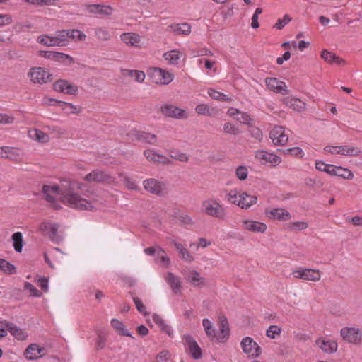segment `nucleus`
I'll return each instance as SVG.
<instances>
[{
    "instance_id": "10",
    "label": "nucleus",
    "mask_w": 362,
    "mask_h": 362,
    "mask_svg": "<svg viewBox=\"0 0 362 362\" xmlns=\"http://www.w3.org/2000/svg\"><path fill=\"white\" fill-rule=\"evenodd\" d=\"M54 90L65 94L75 95L78 93V87L66 80L59 79L55 81L53 85Z\"/></svg>"
},
{
    "instance_id": "63",
    "label": "nucleus",
    "mask_w": 362,
    "mask_h": 362,
    "mask_svg": "<svg viewBox=\"0 0 362 362\" xmlns=\"http://www.w3.org/2000/svg\"><path fill=\"white\" fill-rule=\"evenodd\" d=\"M180 255H181L182 259L187 262H192L194 260L192 255L187 248L182 249V251H181Z\"/></svg>"
},
{
    "instance_id": "49",
    "label": "nucleus",
    "mask_w": 362,
    "mask_h": 362,
    "mask_svg": "<svg viewBox=\"0 0 362 362\" xmlns=\"http://www.w3.org/2000/svg\"><path fill=\"white\" fill-rule=\"evenodd\" d=\"M69 38L78 41H84L86 35L81 31L76 29L68 30Z\"/></svg>"
},
{
    "instance_id": "30",
    "label": "nucleus",
    "mask_w": 362,
    "mask_h": 362,
    "mask_svg": "<svg viewBox=\"0 0 362 362\" xmlns=\"http://www.w3.org/2000/svg\"><path fill=\"white\" fill-rule=\"evenodd\" d=\"M284 101L287 107L293 110L300 112L305 109V103L298 98H286Z\"/></svg>"
},
{
    "instance_id": "27",
    "label": "nucleus",
    "mask_w": 362,
    "mask_h": 362,
    "mask_svg": "<svg viewBox=\"0 0 362 362\" xmlns=\"http://www.w3.org/2000/svg\"><path fill=\"white\" fill-rule=\"evenodd\" d=\"M59 226L51 222H42L39 226L41 233L48 235L51 240H54L57 235Z\"/></svg>"
},
{
    "instance_id": "51",
    "label": "nucleus",
    "mask_w": 362,
    "mask_h": 362,
    "mask_svg": "<svg viewBox=\"0 0 362 362\" xmlns=\"http://www.w3.org/2000/svg\"><path fill=\"white\" fill-rule=\"evenodd\" d=\"M308 227V224L305 221L290 222L288 224V228L291 230H303Z\"/></svg>"
},
{
    "instance_id": "8",
    "label": "nucleus",
    "mask_w": 362,
    "mask_h": 362,
    "mask_svg": "<svg viewBox=\"0 0 362 362\" xmlns=\"http://www.w3.org/2000/svg\"><path fill=\"white\" fill-rule=\"evenodd\" d=\"M28 75L35 83H47L52 80V75L42 67L31 68Z\"/></svg>"
},
{
    "instance_id": "22",
    "label": "nucleus",
    "mask_w": 362,
    "mask_h": 362,
    "mask_svg": "<svg viewBox=\"0 0 362 362\" xmlns=\"http://www.w3.org/2000/svg\"><path fill=\"white\" fill-rule=\"evenodd\" d=\"M0 325L6 328L10 334L18 340H24L27 337V334L23 331V329L18 327L12 322L3 320L0 322Z\"/></svg>"
},
{
    "instance_id": "54",
    "label": "nucleus",
    "mask_w": 362,
    "mask_h": 362,
    "mask_svg": "<svg viewBox=\"0 0 362 362\" xmlns=\"http://www.w3.org/2000/svg\"><path fill=\"white\" fill-rule=\"evenodd\" d=\"M95 34L99 40L107 41L110 38L109 32L105 28H97L95 30Z\"/></svg>"
},
{
    "instance_id": "13",
    "label": "nucleus",
    "mask_w": 362,
    "mask_h": 362,
    "mask_svg": "<svg viewBox=\"0 0 362 362\" xmlns=\"http://www.w3.org/2000/svg\"><path fill=\"white\" fill-rule=\"evenodd\" d=\"M161 112L166 117H169L176 119L187 118V113L185 112V110L173 105H163L161 107Z\"/></svg>"
},
{
    "instance_id": "38",
    "label": "nucleus",
    "mask_w": 362,
    "mask_h": 362,
    "mask_svg": "<svg viewBox=\"0 0 362 362\" xmlns=\"http://www.w3.org/2000/svg\"><path fill=\"white\" fill-rule=\"evenodd\" d=\"M28 134L31 139L41 143H47L49 139L47 134L39 129L30 130Z\"/></svg>"
},
{
    "instance_id": "4",
    "label": "nucleus",
    "mask_w": 362,
    "mask_h": 362,
    "mask_svg": "<svg viewBox=\"0 0 362 362\" xmlns=\"http://www.w3.org/2000/svg\"><path fill=\"white\" fill-rule=\"evenodd\" d=\"M240 346L243 351L250 358H258L261 355V347L250 337L243 338Z\"/></svg>"
},
{
    "instance_id": "44",
    "label": "nucleus",
    "mask_w": 362,
    "mask_h": 362,
    "mask_svg": "<svg viewBox=\"0 0 362 362\" xmlns=\"http://www.w3.org/2000/svg\"><path fill=\"white\" fill-rule=\"evenodd\" d=\"M0 270L6 274H13L16 272V267L4 259L0 258Z\"/></svg>"
},
{
    "instance_id": "53",
    "label": "nucleus",
    "mask_w": 362,
    "mask_h": 362,
    "mask_svg": "<svg viewBox=\"0 0 362 362\" xmlns=\"http://www.w3.org/2000/svg\"><path fill=\"white\" fill-rule=\"evenodd\" d=\"M240 117L238 118L237 119L240 123L246 124L248 127L255 124L253 118L247 112H240Z\"/></svg>"
},
{
    "instance_id": "35",
    "label": "nucleus",
    "mask_w": 362,
    "mask_h": 362,
    "mask_svg": "<svg viewBox=\"0 0 362 362\" xmlns=\"http://www.w3.org/2000/svg\"><path fill=\"white\" fill-rule=\"evenodd\" d=\"M220 333L223 335L217 337V340L224 339L229 336V326L227 318L222 315L219 317Z\"/></svg>"
},
{
    "instance_id": "43",
    "label": "nucleus",
    "mask_w": 362,
    "mask_h": 362,
    "mask_svg": "<svg viewBox=\"0 0 362 362\" xmlns=\"http://www.w3.org/2000/svg\"><path fill=\"white\" fill-rule=\"evenodd\" d=\"M37 42L47 47L59 46L54 36L40 35L37 37Z\"/></svg>"
},
{
    "instance_id": "25",
    "label": "nucleus",
    "mask_w": 362,
    "mask_h": 362,
    "mask_svg": "<svg viewBox=\"0 0 362 362\" xmlns=\"http://www.w3.org/2000/svg\"><path fill=\"white\" fill-rule=\"evenodd\" d=\"M257 201V197L256 196L249 194L247 192H243L239 195L237 206L241 209H247L255 204Z\"/></svg>"
},
{
    "instance_id": "9",
    "label": "nucleus",
    "mask_w": 362,
    "mask_h": 362,
    "mask_svg": "<svg viewBox=\"0 0 362 362\" xmlns=\"http://www.w3.org/2000/svg\"><path fill=\"white\" fill-rule=\"evenodd\" d=\"M294 278L305 281H317L321 278V274L318 269H299L292 272Z\"/></svg>"
},
{
    "instance_id": "5",
    "label": "nucleus",
    "mask_w": 362,
    "mask_h": 362,
    "mask_svg": "<svg viewBox=\"0 0 362 362\" xmlns=\"http://www.w3.org/2000/svg\"><path fill=\"white\" fill-rule=\"evenodd\" d=\"M182 339L185 341V349L192 358L194 360L200 359L202 357V351L195 339L189 334H184Z\"/></svg>"
},
{
    "instance_id": "47",
    "label": "nucleus",
    "mask_w": 362,
    "mask_h": 362,
    "mask_svg": "<svg viewBox=\"0 0 362 362\" xmlns=\"http://www.w3.org/2000/svg\"><path fill=\"white\" fill-rule=\"evenodd\" d=\"M41 56H42L45 58L52 59H64L69 58V56H68L64 53H61V52H50V51L42 52Z\"/></svg>"
},
{
    "instance_id": "37",
    "label": "nucleus",
    "mask_w": 362,
    "mask_h": 362,
    "mask_svg": "<svg viewBox=\"0 0 362 362\" xmlns=\"http://www.w3.org/2000/svg\"><path fill=\"white\" fill-rule=\"evenodd\" d=\"M195 111L198 115L205 116H214L217 113V110L214 107H211L206 104H199L196 106Z\"/></svg>"
},
{
    "instance_id": "31",
    "label": "nucleus",
    "mask_w": 362,
    "mask_h": 362,
    "mask_svg": "<svg viewBox=\"0 0 362 362\" xmlns=\"http://www.w3.org/2000/svg\"><path fill=\"white\" fill-rule=\"evenodd\" d=\"M153 321L160 328L161 331L166 333L169 337L173 336V331L170 325L158 314H153Z\"/></svg>"
},
{
    "instance_id": "7",
    "label": "nucleus",
    "mask_w": 362,
    "mask_h": 362,
    "mask_svg": "<svg viewBox=\"0 0 362 362\" xmlns=\"http://www.w3.org/2000/svg\"><path fill=\"white\" fill-rule=\"evenodd\" d=\"M324 151L331 154H340L350 156H358L361 153V151L358 148L348 145L339 146H327L324 148Z\"/></svg>"
},
{
    "instance_id": "34",
    "label": "nucleus",
    "mask_w": 362,
    "mask_h": 362,
    "mask_svg": "<svg viewBox=\"0 0 362 362\" xmlns=\"http://www.w3.org/2000/svg\"><path fill=\"white\" fill-rule=\"evenodd\" d=\"M154 74L160 78V83L161 84L167 85L170 83L173 79V76L172 74L160 68H156L154 70Z\"/></svg>"
},
{
    "instance_id": "58",
    "label": "nucleus",
    "mask_w": 362,
    "mask_h": 362,
    "mask_svg": "<svg viewBox=\"0 0 362 362\" xmlns=\"http://www.w3.org/2000/svg\"><path fill=\"white\" fill-rule=\"evenodd\" d=\"M132 298L137 310L144 315H147L148 313L146 311V306L142 303L141 299L136 296H133Z\"/></svg>"
},
{
    "instance_id": "18",
    "label": "nucleus",
    "mask_w": 362,
    "mask_h": 362,
    "mask_svg": "<svg viewBox=\"0 0 362 362\" xmlns=\"http://www.w3.org/2000/svg\"><path fill=\"white\" fill-rule=\"evenodd\" d=\"M0 158L19 161L22 158L21 151L14 147L1 146L0 147Z\"/></svg>"
},
{
    "instance_id": "61",
    "label": "nucleus",
    "mask_w": 362,
    "mask_h": 362,
    "mask_svg": "<svg viewBox=\"0 0 362 362\" xmlns=\"http://www.w3.org/2000/svg\"><path fill=\"white\" fill-rule=\"evenodd\" d=\"M25 2L33 5L43 6V5H54L55 0H25Z\"/></svg>"
},
{
    "instance_id": "32",
    "label": "nucleus",
    "mask_w": 362,
    "mask_h": 362,
    "mask_svg": "<svg viewBox=\"0 0 362 362\" xmlns=\"http://www.w3.org/2000/svg\"><path fill=\"white\" fill-rule=\"evenodd\" d=\"M168 28L177 35H189L191 32V26L188 23L171 25Z\"/></svg>"
},
{
    "instance_id": "26",
    "label": "nucleus",
    "mask_w": 362,
    "mask_h": 362,
    "mask_svg": "<svg viewBox=\"0 0 362 362\" xmlns=\"http://www.w3.org/2000/svg\"><path fill=\"white\" fill-rule=\"evenodd\" d=\"M243 226L249 231L259 233H264L267 228L265 223L252 220L244 221Z\"/></svg>"
},
{
    "instance_id": "28",
    "label": "nucleus",
    "mask_w": 362,
    "mask_h": 362,
    "mask_svg": "<svg viewBox=\"0 0 362 362\" xmlns=\"http://www.w3.org/2000/svg\"><path fill=\"white\" fill-rule=\"evenodd\" d=\"M187 281L191 283L194 286H203L205 284V279L202 277L200 274L195 270L189 271L185 276Z\"/></svg>"
},
{
    "instance_id": "33",
    "label": "nucleus",
    "mask_w": 362,
    "mask_h": 362,
    "mask_svg": "<svg viewBox=\"0 0 362 362\" xmlns=\"http://www.w3.org/2000/svg\"><path fill=\"white\" fill-rule=\"evenodd\" d=\"M110 324L111 326L117 331L118 334L133 338L132 334L127 330L125 325L122 322L114 318L111 320Z\"/></svg>"
},
{
    "instance_id": "59",
    "label": "nucleus",
    "mask_w": 362,
    "mask_h": 362,
    "mask_svg": "<svg viewBox=\"0 0 362 362\" xmlns=\"http://www.w3.org/2000/svg\"><path fill=\"white\" fill-rule=\"evenodd\" d=\"M24 288L30 291V293L32 296L34 297H40L42 296V293L37 290L32 284L30 282H25L24 285Z\"/></svg>"
},
{
    "instance_id": "17",
    "label": "nucleus",
    "mask_w": 362,
    "mask_h": 362,
    "mask_svg": "<svg viewBox=\"0 0 362 362\" xmlns=\"http://www.w3.org/2000/svg\"><path fill=\"white\" fill-rule=\"evenodd\" d=\"M85 7L88 13L101 16H110L112 13L113 8L103 4H86Z\"/></svg>"
},
{
    "instance_id": "41",
    "label": "nucleus",
    "mask_w": 362,
    "mask_h": 362,
    "mask_svg": "<svg viewBox=\"0 0 362 362\" xmlns=\"http://www.w3.org/2000/svg\"><path fill=\"white\" fill-rule=\"evenodd\" d=\"M202 325L204 327V331H205L207 337L211 340L217 339L216 329L212 327V323L209 319H207V318L203 319Z\"/></svg>"
},
{
    "instance_id": "19",
    "label": "nucleus",
    "mask_w": 362,
    "mask_h": 362,
    "mask_svg": "<svg viewBox=\"0 0 362 362\" xmlns=\"http://www.w3.org/2000/svg\"><path fill=\"white\" fill-rule=\"evenodd\" d=\"M324 172L330 175L342 177L346 179H352L353 173L348 169L342 167H336L331 164H327L326 168H323Z\"/></svg>"
},
{
    "instance_id": "12",
    "label": "nucleus",
    "mask_w": 362,
    "mask_h": 362,
    "mask_svg": "<svg viewBox=\"0 0 362 362\" xmlns=\"http://www.w3.org/2000/svg\"><path fill=\"white\" fill-rule=\"evenodd\" d=\"M255 158L261 164L266 165L270 163L272 165H276L281 163V158L275 154L269 153L265 151H257L255 152Z\"/></svg>"
},
{
    "instance_id": "60",
    "label": "nucleus",
    "mask_w": 362,
    "mask_h": 362,
    "mask_svg": "<svg viewBox=\"0 0 362 362\" xmlns=\"http://www.w3.org/2000/svg\"><path fill=\"white\" fill-rule=\"evenodd\" d=\"M170 157L181 162H187L189 160V157L185 153L180 151H172Z\"/></svg>"
},
{
    "instance_id": "57",
    "label": "nucleus",
    "mask_w": 362,
    "mask_h": 362,
    "mask_svg": "<svg viewBox=\"0 0 362 362\" xmlns=\"http://www.w3.org/2000/svg\"><path fill=\"white\" fill-rule=\"evenodd\" d=\"M292 18L289 15H284L283 18H279L277 20L276 23L274 25V28H276L278 30H281L286 24L291 22Z\"/></svg>"
},
{
    "instance_id": "2",
    "label": "nucleus",
    "mask_w": 362,
    "mask_h": 362,
    "mask_svg": "<svg viewBox=\"0 0 362 362\" xmlns=\"http://www.w3.org/2000/svg\"><path fill=\"white\" fill-rule=\"evenodd\" d=\"M202 211L211 217L218 220H225L227 217V211L220 202L214 198L204 200L202 202Z\"/></svg>"
},
{
    "instance_id": "6",
    "label": "nucleus",
    "mask_w": 362,
    "mask_h": 362,
    "mask_svg": "<svg viewBox=\"0 0 362 362\" xmlns=\"http://www.w3.org/2000/svg\"><path fill=\"white\" fill-rule=\"evenodd\" d=\"M344 340L354 344H360L362 341V331L356 327H344L340 331Z\"/></svg>"
},
{
    "instance_id": "15",
    "label": "nucleus",
    "mask_w": 362,
    "mask_h": 362,
    "mask_svg": "<svg viewBox=\"0 0 362 362\" xmlns=\"http://www.w3.org/2000/svg\"><path fill=\"white\" fill-rule=\"evenodd\" d=\"M269 137L276 146H282L287 143L288 136L284 132V128L281 126L274 127L270 133Z\"/></svg>"
},
{
    "instance_id": "16",
    "label": "nucleus",
    "mask_w": 362,
    "mask_h": 362,
    "mask_svg": "<svg viewBox=\"0 0 362 362\" xmlns=\"http://www.w3.org/2000/svg\"><path fill=\"white\" fill-rule=\"evenodd\" d=\"M265 214L269 219L278 220L279 221H288L291 218L290 212L282 208L266 209Z\"/></svg>"
},
{
    "instance_id": "24",
    "label": "nucleus",
    "mask_w": 362,
    "mask_h": 362,
    "mask_svg": "<svg viewBox=\"0 0 362 362\" xmlns=\"http://www.w3.org/2000/svg\"><path fill=\"white\" fill-rule=\"evenodd\" d=\"M45 349L40 347L36 344H30L25 351V356L29 360H35L42 357L45 354Z\"/></svg>"
},
{
    "instance_id": "29",
    "label": "nucleus",
    "mask_w": 362,
    "mask_h": 362,
    "mask_svg": "<svg viewBox=\"0 0 362 362\" xmlns=\"http://www.w3.org/2000/svg\"><path fill=\"white\" fill-rule=\"evenodd\" d=\"M121 40L129 46L139 47L140 36L134 33H125L121 35Z\"/></svg>"
},
{
    "instance_id": "64",
    "label": "nucleus",
    "mask_w": 362,
    "mask_h": 362,
    "mask_svg": "<svg viewBox=\"0 0 362 362\" xmlns=\"http://www.w3.org/2000/svg\"><path fill=\"white\" fill-rule=\"evenodd\" d=\"M106 344V339L102 334H98L97 339H96V349H102L105 347Z\"/></svg>"
},
{
    "instance_id": "62",
    "label": "nucleus",
    "mask_w": 362,
    "mask_h": 362,
    "mask_svg": "<svg viewBox=\"0 0 362 362\" xmlns=\"http://www.w3.org/2000/svg\"><path fill=\"white\" fill-rule=\"evenodd\" d=\"M12 23V16L9 14H0V27Z\"/></svg>"
},
{
    "instance_id": "42",
    "label": "nucleus",
    "mask_w": 362,
    "mask_h": 362,
    "mask_svg": "<svg viewBox=\"0 0 362 362\" xmlns=\"http://www.w3.org/2000/svg\"><path fill=\"white\" fill-rule=\"evenodd\" d=\"M11 239L13 240V245L15 251L17 252H21L23 246L22 233L21 232L14 233L11 236Z\"/></svg>"
},
{
    "instance_id": "11",
    "label": "nucleus",
    "mask_w": 362,
    "mask_h": 362,
    "mask_svg": "<svg viewBox=\"0 0 362 362\" xmlns=\"http://www.w3.org/2000/svg\"><path fill=\"white\" fill-rule=\"evenodd\" d=\"M265 84L269 90L275 92L276 93H280L283 95H286L289 93L286 83L278 80L276 78H267L265 79Z\"/></svg>"
},
{
    "instance_id": "3",
    "label": "nucleus",
    "mask_w": 362,
    "mask_h": 362,
    "mask_svg": "<svg viewBox=\"0 0 362 362\" xmlns=\"http://www.w3.org/2000/svg\"><path fill=\"white\" fill-rule=\"evenodd\" d=\"M144 188L148 192L158 197H163L168 194V188L165 182L154 178L144 180Z\"/></svg>"
},
{
    "instance_id": "14",
    "label": "nucleus",
    "mask_w": 362,
    "mask_h": 362,
    "mask_svg": "<svg viewBox=\"0 0 362 362\" xmlns=\"http://www.w3.org/2000/svg\"><path fill=\"white\" fill-rule=\"evenodd\" d=\"M129 136L132 139L149 144H154L157 141V136L156 134L144 131L133 129L129 133Z\"/></svg>"
},
{
    "instance_id": "1",
    "label": "nucleus",
    "mask_w": 362,
    "mask_h": 362,
    "mask_svg": "<svg viewBox=\"0 0 362 362\" xmlns=\"http://www.w3.org/2000/svg\"><path fill=\"white\" fill-rule=\"evenodd\" d=\"M83 186L84 184L78 181H66V185H62L61 187L44 185L42 191L45 199L49 203L55 202L53 194H60L62 202L73 209L94 211L95 207L93 203L81 197L78 193V190L81 189Z\"/></svg>"
},
{
    "instance_id": "52",
    "label": "nucleus",
    "mask_w": 362,
    "mask_h": 362,
    "mask_svg": "<svg viewBox=\"0 0 362 362\" xmlns=\"http://www.w3.org/2000/svg\"><path fill=\"white\" fill-rule=\"evenodd\" d=\"M281 332V327L277 325H270L266 332V335L270 339H275L276 336L280 335Z\"/></svg>"
},
{
    "instance_id": "56",
    "label": "nucleus",
    "mask_w": 362,
    "mask_h": 362,
    "mask_svg": "<svg viewBox=\"0 0 362 362\" xmlns=\"http://www.w3.org/2000/svg\"><path fill=\"white\" fill-rule=\"evenodd\" d=\"M235 175L240 180H245L247 177L248 170L245 166L240 165L236 168Z\"/></svg>"
},
{
    "instance_id": "46",
    "label": "nucleus",
    "mask_w": 362,
    "mask_h": 362,
    "mask_svg": "<svg viewBox=\"0 0 362 362\" xmlns=\"http://www.w3.org/2000/svg\"><path fill=\"white\" fill-rule=\"evenodd\" d=\"M55 38L59 43V46H63L66 45V42L69 39L68 30H57L55 33Z\"/></svg>"
},
{
    "instance_id": "50",
    "label": "nucleus",
    "mask_w": 362,
    "mask_h": 362,
    "mask_svg": "<svg viewBox=\"0 0 362 362\" xmlns=\"http://www.w3.org/2000/svg\"><path fill=\"white\" fill-rule=\"evenodd\" d=\"M248 131H249L250 136L253 139H255L259 141H260L262 139V138H263L262 131L259 128L255 127L254 124H252V126H249Z\"/></svg>"
},
{
    "instance_id": "21",
    "label": "nucleus",
    "mask_w": 362,
    "mask_h": 362,
    "mask_svg": "<svg viewBox=\"0 0 362 362\" xmlns=\"http://www.w3.org/2000/svg\"><path fill=\"white\" fill-rule=\"evenodd\" d=\"M111 178L110 175L105 171L94 170L86 175L85 180L87 182H109Z\"/></svg>"
},
{
    "instance_id": "23",
    "label": "nucleus",
    "mask_w": 362,
    "mask_h": 362,
    "mask_svg": "<svg viewBox=\"0 0 362 362\" xmlns=\"http://www.w3.org/2000/svg\"><path fill=\"white\" fill-rule=\"evenodd\" d=\"M165 279L170 286L173 293L175 295H180L181 293L182 284L179 276L170 272L167 273Z\"/></svg>"
},
{
    "instance_id": "48",
    "label": "nucleus",
    "mask_w": 362,
    "mask_h": 362,
    "mask_svg": "<svg viewBox=\"0 0 362 362\" xmlns=\"http://www.w3.org/2000/svg\"><path fill=\"white\" fill-rule=\"evenodd\" d=\"M223 131L225 134H231V135H238L240 133V130L239 128L235 124L226 122L223 126Z\"/></svg>"
},
{
    "instance_id": "20",
    "label": "nucleus",
    "mask_w": 362,
    "mask_h": 362,
    "mask_svg": "<svg viewBox=\"0 0 362 362\" xmlns=\"http://www.w3.org/2000/svg\"><path fill=\"white\" fill-rule=\"evenodd\" d=\"M315 344L326 354L335 353L338 348V344L335 341L319 338L315 341Z\"/></svg>"
},
{
    "instance_id": "55",
    "label": "nucleus",
    "mask_w": 362,
    "mask_h": 362,
    "mask_svg": "<svg viewBox=\"0 0 362 362\" xmlns=\"http://www.w3.org/2000/svg\"><path fill=\"white\" fill-rule=\"evenodd\" d=\"M122 181L124 185L131 190H136L138 189V186L136 182L128 177L127 175H122Z\"/></svg>"
},
{
    "instance_id": "39",
    "label": "nucleus",
    "mask_w": 362,
    "mask_h": 362,
    "mask_svg": "<svg viewBox=\"0 0 362 362\" xmlns=\"http://www.w3.org/2000/svg\"><path fill=\"white\" fill-rule=\"evenodd\" d=\"M52 101H55L59 104V105L62 106V110L67 115L78 114L80 112V110L72 103L57 100H52Z\"/></svg>"
},
{
    "instance_id": "40",
    "label": "nucleus",
    "mask_w": 362,
    "mask_h": 362,
    "mask_svg": "<svg viewBox=\"0 0 362 362\" xmlns=\"http://www.w3.org/2000/svg\"><path fill=\"white\" fill-rule=\"evenodd\" d=\"M321 57L329 64L336 63L337 64H341L343 62V60L340 57L327 49H324L322 52Z\"/></svg>"
},
{
    "instance_id": "36",
    "label": "nucleus",
    "mask_w": 362,
    "mask_h": 362,
    "mask_svg": "<svg viewBox=\"0 0 362 362\" xmlns=\"http://www.w3.org/2000/svg\"><path fill=\"white\" fill-rule=\"evenodd\" d=\"M122 73L124 76L134 78L139 83L143 82L146 77L144 72L139 70L122 69Z\"/></svg>"
},
{
    "instance_id": "45",
    "label": "nucleus",
    "mask_w": 362,
    "mask_h": 362,
    "mask_svg": "<svg viewBox=\"0 0 362 362\" xmlns=\"http://www.w3.org/2000/svg\"><path fill=\"white\" fill-rule=\"evenodd\" d=\"M165 60L171 64H177L180 59V52L176 49L170 50L163 55Z\"/></svg>"
}]
</instances>
